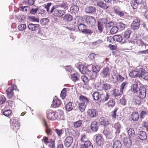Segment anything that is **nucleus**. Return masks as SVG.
<instances>
[{"label": "nucleus", "mask_w": 148, "mask_h": 148, "mask_svg": "<svg viewBox=\"0 0 148 148\" xmlns=\"http://www.w3.org/2000/svg\"><path fill=\"white\" fill-rule=\"evenodd\" d=\"M87 23L89 25H92L95 22V19L94 17L92 16H88L86 18Z\"/></svg>", "instance_id": "nucleus-15"}, {"label": "nucleus", "mask_w": 148, "mask_h": 148, "mask_svg": "<svg viewBox=\"0 0 148 148\" xmlns=\"http://www.w3.org/2000/svg\"><path fill=\"white\" fill-rule=\"evenodd\" d=\"M131 117L132 120L133 121H138L139 118L138 113L137 112H133L131 115Z\"/></svg>", "instance_id": "nucleus-24"}, {"label": "nucleus", "mask_w": 148, "mask_h": 148, "mask_svg": "<svg viewBox=\"0 0 148 148\" xmlns=\"http://www.w3.org/2000/svg\"><path fill=\"white\" fill-rule=\"evenodd\" d=\"M121 144L119 140H117L114 141L113 145V148H121Z\"/></svg>", "instance_id": "nucleus-36"}, {"label": "nucleus", "mask_w": 148, "mask_h": 148, "mask_svg": "<svg viewBox=\"0 0 148 148\" xmlns=\"http://www.w3.org/2000/svg\"><path fill=\"white\" fill-rule=\"evenodd\" d=\"M79 70L83 74H85L86 73L87 68L86 66L82 65H79Z\"/></svg>", "instance_id": "nucleus-40"}, {"label": "nucleus", "mask_w": 148, "mask_h": 148, "mask_svg": "<svg viewBox=\"0 0 148 148\" xmlns=\"http://www.w3.org/2000/svg\"><path fill=\"white\" fill-rule=\"evenodd\" d=\"M138 83L136 82H135L134 84H133L131 86V90L134 93H135L138 92Z\"/></svg>", "instance_id": "nucleus-25"}, {"label": "nucleus", "mask_w": 148, "mask_h": 148, "mask_svg": "<svg viewBox=\"0 0 148 148\" xmlns=\"http://www.w3.org/2000/svg\"><path fill=\"white\" fill-rule=\"evenodd\" d=\"M40 27L39 25L30 23L28 26V28L32 31H35L39 29Z\"/></svg>", "instance_id": "nucleus-18"}, {"label": "nucleus", "mask_w": 148, "mask_h": 148, "mask_svg": "<svg viewBox=\"0 0 148 148\" xmlns=\"http://www.w3.org/2000/svg\"><path fill=\"white\" fill-rule=\"evenodd\" d=\"M140 26V22L139 18L136 17L131 24V28L134 31H136L139 29Z\"/></svg>", "instance_id": "nucleus-3"}, {"label": "nucleus", "mask_w": 148, "mask_h": 148, "mask_svg": "<svg viewBox=\"0 0 148 148\" xmlns=\"http://www.w3.org/2000/svg\"><path fill=\"white\" fill-rule=\"evenodd\" d=\"M138 95L141 98H145L146 95V89L144 86H140L138 90Z\"/></svg>", "instance_id": "nucleus-8"}, {"label": "nucleus", "mask_w": 148, "mask_h": 148, "mask_svg": "<svg viewBox=\"0 0 148 148\" xmlns=\"http://www.w3.org/2000/svg\"><path fill=\"white\" fill-rule=\"evenodd\" d=\"M114 92L113 94V95L115 97L120 96L121 94L120 93L119 90L116 89H114Z\"/></svg>", "instance_id": "nucleus-58"}, {"label": "nucleus", "mask_w": 148, "mask_h": 148, "mask_svg": "<svg viewBox=\"0 0 148 148\" xmlns=\"http://www.w3.org/2000/svg\"><path fill=\"white\" fill-rule=\"evenodd\" d=\"M66 89L64 88L61 91L60 94V96L62 99H64L66 97Z\"/></svg>", "instance_id": "nucleus-50"}, {"label": "nucleus", "mask_w": 148, "mask_h": 148, "mask_svg": "<svg viewBox=\"0 0 148 148\" xmlns=\"http://www.w3.org/2000/svg\"><path fill=\"white\" fill-rule=\"evenodd\" d=\"M87 104L85 103H83L82 102H79L78 104V109L81 112H84L86 107Z\"/></svg>", "instance_id": "nucleus-30"}, {"label": "nucleus", "mask_w": 148, "mask_h": 148, "mask_svg": "<svg viewBox=\"0 0 148 148\" xmlns=\"http://www.w3.org/2000/svg\"><path fill=\"white\" fill-rule=\"evenodd\" d=\"M143 98H141L139 97V96H135L133 99V100L137 104H140L141 102L142 99Z\"/></svg>", "instance_id": "nucleus-39"}, {"label": "nucleus", "mask_w": 148, "mask_h": 148, "mask_svg": "<svg viewBox=\"0 0 148 148\" xmlns=\"http://www.w3.org/2000/svg\"><path fill=\"white\" fill-rule=\"evenodd\" d=\"M127 132L130 138H132L135 135L134 131L132 128H130L128 130Z\"/></svg>", "instance_id": "nucleus-38"}, {"label": "nucleus", "mask_w": 148, "mask_h": 148, "mask_svg": "<svg viewBox=\"0 0 148 148\" xmlns=\"http://www.w3.org/2000/svg\"><path fill=\"white\" fill-rule=\"evenodd\" d=\"M113 10L116 14L120 17H123L126 13L125 11L121 10L119 7L117 6H115L114 7Z\"/></svg>", "instance_id": "nucleus-10"}, {"label": "nucleus", "mask_w": 148, "mask_h": 148, "mask_svg": "<svg viewBox=\"0 0 148 148\" xmlns=\"http://www.w3.org/2000/svg\"><path fill=\"white\" fill-rule=\"evenodd\" d=\"M113 40L114 41L119 42L123 43L124 42L123 41V38L121 36L119 35H115L113 36Z\"/></svg>", "instance_id": "nucleus-28"}, {"label": "nucleus", "mask_w": 148, "mask_h": 148, "mask_svg": "<svg viewBox=\"0 0 148 148\" xmlns=\"http://www.w3.org/2000/svg\"><path fill=\"white\" fill-rule=\"evenodd\" d=\"M84 146L85 148H93L92 144L89 140L86 141L84 144Z\"/></svg>", "instance_id": "nucleus-47"}, {"label": "nucleus", "mask_w": 148, "mask_h": 148, "mask_svg": "<svg viewBox=\"0 0 148 148\" xmlns=\"http://www.w3.org/2000/svg\"><path fill=\"white\" fill-rule=\"evenodd\" d=\"M138 77L148 80V72H146L143 68H140L139 69Z\"/></svg>", "instance_id": "nucleus-6"}, {"label": "nucleus", "mask_w": 148, "mask_h": 148, "mask_svg": "<svg viewBox=\"0 0 148 148\" xmlns=\"http://www.w3.org/2000/svg\"><path fill=\"white\" fill-rule=\"evenodd\" d=\"M20 125V123L18 121V119L15 118L13 120L11 125V128L14 131L16 132L19 129Z\"/></svg>", "instance_id": "nucleus-5"}, {"label": "nucleus", "mask_w": 148, "mask_h": 148, "mask_svg": "<svg viewBox=\"0 0 148 148\" xmlns=\"http://www.w3.org/2000/svg\"><path fill=\"white\" fill-rule=\"evenodd\" d=\"M82 81L84 84L87 83L89 81L88 78L85 75H83L81 77Z\"/></svg>", "instance_id": "nucleus-63"}, {"label": "nucleus", "mask_w": 148, "mask_h": 148, "mask_svg": "<svg viewBox=\"0 0 148 148\" xmlns=\"http://www.w3.org/2000/svg\"><path fill=\"white\" fill-rule=\"evenodd\" d=\"M48 22V19L47 18L42 19L40 21V23L42 25H45L47 24Z\"/></svg>", "instance_id": "nucleus-60"}, {"label": "nucleus", "mask_w": 148, "mask_h": 148, "mask_svg": "<svg viewBox=\"0 0 148 148\" xmlns=\"http://www.w3.org/2000/svg\"><path fill=\"white\" fill-rule=\"evenodd\" d=\"M50 12L53 13L54 16L59 18L62 17L65 13L64 10L58 9L57 6H53L51 8Z\"/></svg>", "instance_id": "nucleus-1"}, {"label": "nucleus", "mask_w": 148, "mask_h": 148, "mask_svg": "<svg viewBox=\"0 0 148 148\" xmlns=\"http://www.w3.org/2000/svg\"><path fill=\"white\" fill-rule=\"evenodd\" d=\"M30 8V7L28 6H21L19 7V10L22 11L26 12H27V10H29Z\"/></svg>", "instance_id": "nucleus-51"}, {"label": "nucleus", "mask_w": 148, "mask_h": 148, "mask_svg": "<svg viewBox=\"0 0 148 148\" xmlns=\"http://www.w3.org/2000/svg\"><path fill=\"white\" fill-rule=\"evenodd\" d=\"M129 75L130 77L132 78H135L137 77H138L139 70L138 71L135 70L132 71L130 73Z\"/></svg>", "instance_id": "nucleus-29"}, {"label": "nucleus", "mask_w": 148, "mask_h": 148, "mask_svg": "<svg viewBox=\"0 0 148 148\" xmlns=\"http://www.w3.org/2000/svg\"><path fill=\"white\" fill-rule=\"evenodd\" d=\"M96 8L93 6H88L86 7L85 10V12L87 13H92L96 11Z\"/></svg>", "instance_id": "nucleus-20"}, {"label": "nucleus", "mask_w": 148, "mask_h": 148, "mask_svg": "<svg viewBox=\"0 0 148 148\" xmlns=\"http://www.w3.org/2000/svg\"><path fill=\"white\" fill-rule=\"evenodd\" d=\"M115 105V102L113 99L110 100L107 103L108 106L111 108L113 107Z\"/></svg>", "instance_id": "nucleus-45"}, {"label": "nucleus", "mask_w": 148, "mask_h": 148, "mask_svg": "<svg viewBox=\"0 0 148 148\" xmlns=\"http://www.w3.org/2000/svg\"><path fill=\"white\" fill-rule=\"evenodd\" d=\"M131 32L132 31L131 30L129 29H127L124 32V37L127 38H129Z\"/></svg>", "instance_id": "nucleus-46"}, {"label": "nucleus", "mask_w": 148, "mask_h": 148, "mask_svg": "<svg viewBox=\"0 0 148 148\" xmlns=\"http://www.w3.org/2000/svg\"><path fill=\"white\" fill-rule=\"evenodd\" d=\"M114 127L117 130V131L119 133L120 132V129L121 128V125L119 123H117L115 124Z\"/></svg>", "instance_id": "nucleus-64"}, {"label": "nucleus", "mask_w": 148, "mask_h": 148, "mask_svg": "<svg viewBox=\"0 0 148 148\" xmlns=\"http://www.w3.org/2000/svg\"><path fill=\"white\" fill-rule=\"evenodd\" d=\"M97 4L98 6L104 10L107 9L110 7L109 5H107L103 1H99L97 3Z\"/></svg>", "instance_id": "nucleus-21"}, {"label": "nucleus", "mask_w": 148, "mask_h": 148, "mask_svg": "<svg viewBox=\"0 0 148 148\" xmlns=\"http://www.w3.org/2000/svg\"><path fill=\"white\" fill-rule=\"evenodd\" d=\"M43 124L45 127V132L48 136H49L52 134V131L50 129L48 125L47 121L45 119H43Z\"/></svg>", "instance_id": "nucleus-14"}, {"label": "nucleus", "mask_w": 148, "mask_h": 148, "mask_svg": "<svg viewBox=\"0 0 148 148\" xmlns=\"http://www.w3.org/2000/svg\"><path fill=\"white\" fill-rule=\"evenodd\" d=\"M118 27L121 30H123L125 27V25L122 22H119L118 24Z\"/></svg>", "instance_id": "nucleus-61"}, {"label": "nucleus", "mask_w": 148, "mask_h": 148, "mask_svg": "<svg viewBox=\"0 0 148 148\" xmlns=\"http://www.w3.org/2000/svg\"><path fill=\"white\" fill-rule=\"evenodd\" d=\"M123 142L124 145L127 147H129L132 145V142L129 138H124Z\"/></svg>", "instance_id": "nucleus-22"}, {"label": "nucleus", "mask_w": 148, "mask_h": 148, "mask_svg": "<svg viewBox=\"0 0 148 148\" xmlns=\"http://www.w3.org/2000/svg\"><path fill=\"white\" fill-rule=\"evenodd\" d=\"M79 99L80 101L79 102L85 103L86 104H87L89 102L88 99L83 95H81L80 96Z\"/></svg>", "instance_id": "nucleus-23"}, {"label": "nucleus", "mask_w": 148, "mask_h": 148, "mask_svg": "<svg viewBox=\"0 0 148 148\" xmlns=\"http://www.w3.org/2000/svg\"><path fill=\"white\" fill-rule=\"evenodd\" d=\"M109 95L107 93H106V96L104 94H101L100 95L101 100L105 101L109 99Z\"/></svg>", "instance_id": "nucleus-41"}, {"label": "nucleus", "mask_w": 148, "mask_h": 148, "mask_svg": "<svg viewBox=\"0 0 148 148\" xmlns=\"http://www.w3.org/2000/svg\"><path fill=\"white\" fill-rule=\"evenodd\" d=\"M140 118L144 119L146 116H148V110H142L141 111L139 114Z\"/></svg>", "instance_id": "nucleus-34"}, {"label": "nucleus", "mask_w": 148, "mask_h": 148, "mask_svg": "<svg viewBox=\"0 0 148 148\" xmlns=\"http://www.w3.org/2000/svg\"><path fill=\"white\" fill-rule=\"evenodd\" d=\"M92 97L95 100H98L100 99V96L99 92H96L93 93L92 95Z\"/></svg>", "instance_id": "nucleus-49"}, {"label": "nucleus", "mask_w": 148, "mask_h": 148, "mask_svg": "<svg viewBox=\"0 0 148 148\" xmlns=\"http://www.w3.org/2000/svg\"><path fill=\"white\" fill-rule=\"evenodd\" d=\"M136 44L139 46L142 47L143 46H146V44L142 41L140 39H136Z\"/></svg>", "instance_id": "nucleus-31"}, {"label": "nucleus", "mask_w": 148, "mask_h": 148, "mask_svg": "<svg viewBox=\"0 0 148 148\" xmlns=\"http://www.w3.org/2000/svg\"><path fill=\"white\" fill-rule=\"evenodd\" d=\"M26 28V26L25 24H20L18 26V30L21 31L24 30Z\"/></svg>", "instance_id": "nucleus-53"}, {"label": "nucleus", "mask_w": 148, "mask_h": 148, "mask_svg": "<svg viewBox=\"0 0 148 148\" xmlns=\"http://www.w3.org/2000/svg\"><path fill=\"white\" fill-rule=\"evenodd\" d=\"M1 112L4 116L8 117L11 114L12 112L10 110H4L2 109Z\"/></svg>", "instance_id": "nucleus-32"}, {"label": "nucleus", "mask_w": 148, "mask_h": 148, "mask_svg": "<svg viewBox=\"0 0 148 148\" xmlns=\"http://www.w3.org/2000/svg\"><path fill=\"white\" fill-rule=\"evenodd\" d=\"M118 27L114 26L112 27L110 30V32L112 34H113L116 33L118 31Z\"/></svg>", "instance_id": "nucleus-54"}, {"label": "nucleus", "mask_w": 148, "mask_h": 148, "mask_svg": "<svg viewBox=\"0 0 148 148\" xmlns=\"http://www.w3.org/2000/svg\"><path fill=\"white\" fill-rule=\"evenodd\" d=\"M79 10V8L77 5H72L70 9V11L71 14H75L77 13Z\"/></svg>", "instance_id": "nucleus-27"}, {"label": "nucleus", "mask_w": 148, "mask_h": 148, "mask_svg": "<svg viewBox=\"0 0 148 148\" xmlns=\"http://www.w3.org/2000/svg\"><path fill=\"white\" fill-rule=\"evenodd\" d=\"M99 123L101 125L106 126L108 125V119L104 117H101L99 119Z\"/></svg>", "instance_id": "nucleus-19"}, {"label": "nucleus", "mask_w": 148, "mask_h": 148, "mask_svg": "<svg viewBox=\"0 0 148 148\" xmlns=\"http://www.w3.org/2000/svg\"><path fill=\"white\" fill-rule=\"evenodd\" d=\"M86 27L87 26L86 25L82 23H80L79 24L78 26V29L80 31L82 32H83L85 28H86Z\"/></svg>", "instance_id": "nucleus-44"}, {"label": "nucleus", "mask_w": 148, "mask_h": 148, "mask_svg": "<svg viewBox=\"0 0 148 148\" xmlns=\"http://www.w3.org/2000/svg\"><path fill=\"white\" fill-rule=\"evenodd\" d=\"M65 108L66 110L68 111H70L73 109L72 103L69 102L67 103L65 106Z\"/></svg>", "instance_id": "nucleus-42"}, {"label": "nucleus", "mask_w": 148, "mask_h": 148, "mask_svg": "<svg viewBox=\"0 0 148 148\" xmlns=\"http://www.w3.org/2000/svg\"><path fill=\"white\" fill-rule=\"evenodd\" d=\"M92 71L97 73L100 70V68L98 66L93 65L92 66Z\"/></svg>", "instance_id": "nucleus-55"}, {"label": "nucleus", "mask_w": 148, "mask_h": 148, "mask_svg": "<svg viewBox=\"0 0 148 148\" xmlns=\"http://www.w3.org/2000/svg\"><path fill=\"white\" fill-rule=\"evenodd\" d=\"M70 77L71 80L75 82L79 80V75L78 73H74L71 75Z\"/></svg>", "instance_id": "nucleus-26"}, {"label": "nucleus", "mask_w": 148, "mask_h": 148, "mask_svg": "<svg viewBox=\"0 0 148 148\" xmlns=\"http://www.w3.org/2000/svg\"><path fill=\"white\" fill-rule=\"evenodd\" d=\"M109 68L108 67H106L103 68L102 71V73L103 77H106L107 76L109 73Z\"/></svg>", "instance_id": "nucleus-33"}, {"label": "nucleus", "mask_w": 148, "mask_h": 148, "mask_svg": "<svg viewBox=\"0 0 148 148\" xmlns=\"http://www.w3.org/2000/svg\"><path fill=\"white\" fill-rule=\"evenodd\" d=\"M82 121L81 120H79L74 123L73 126L75 128H78L82 125Z\"/></svg>", "instance_id": "nucleus-48"}, {"label": "nucleus", "mask_w": 148, "mask_h": 148, "mask_svg": "<svg viewBox=\"0 0 148 148\" xmlns=\"http://www.w3.org/2000/svg\"><path fill=\"white\" fill-rule=\"evenodd\" d=\"M72 16L70 14H65L63 17V19L67 21H70L72 20Z\"/></svg>", "instance_id": "nucleus-43"}, {"label": "nucleus", "mask_w": 148, "mask_h": 148, "mask_svg": "<svg viewBox=\"0 0 148 148\" xmlns=\"http://www.w3.org/2000/svg\"><path fill=\"white\" fill-rule=\"evenodd\" d=\"M46 116L49 120L54 121L57 119L56 111L50 109H48L46 112Z\"/></svg>", "instance_id": "nucleus-2"}, {"label": "nucleus", "mask_w": 148, "mask_h": 148, "mask_svg": "<svg viewBox=\"0 0 148 148\" xmlns=\"http://www.w3.org/2000/svg\"><path fill=\"white\" fill-rule=\"evenodd\" d=\"M87 113L88 115L92 118L96 117L98 114L97 110L93 108H90L88 109Z\"/></svg>", "instance_id": "nucleus-11"}, {"label": "nucleus", "mask_w": 148, "mask_h": 148, "mask_svg": "<svg viewBox=\"0 0 148 148\" xmlns=\"http://www.w3.org/2000/svg\"><path fill=\"white\" fill-rule=\"evenodd\" d=\"M108 19L106 18H101L98 21L99 23V24H101L103 25H106L107 22H108Z\"/></svg>", "instance_id": "nucleus-57"}, {"label": "nucleus", "mask_w": 148, "mask_h": 148, "mask_svg": "<svg viewBox=\"0 0 148 148\" xmlns=\"http://www.w3.org/2000/svg\"><path fill=\"white\" fill-rule=\"evenodd\" d=\"M73 142V138L71 136L67 137L65 139L64 145L66 147H70Z\"/></svg>", "instance_id": "nucleus-12"}, {"label": "nucleus", "mask_w": 148, "mask_h": 148, "mask_svg": "<svg viewBox=\"0 0 148 148\" xmlns=\"http://www.w3.org/2000/svg\"><path fill=\"white\" fill-rule=\"evenodd\" d=\"M111 87V85L107 83H105L102 85V89L105 90L110 89Z\"/></svg>", "instance_id": "nucleus-37"}, {"label": "nucleus", "mask_w": 148, "mask_h": 148, "mask_svg": "<svg viewBox=\"0 0 148 148\" xmlns=\"http://www.w3.org/2000/svg\"><path fill=\"white\" fill-rule=\"evenodd\" d=\"M88 138H87L86 135L83 134L81 135V140L82 142H86L88 141Z\"/></svg>", "instance_id": "nucleus-62"}, {"label": "nucleus", "mask_w": 148, "mask_h": 148, "mask_svg": "<svg viewBox=\"0 0 148 148\" xmlns=\"http://www.w3.org/2000/svg\"><path fill=\"white\" fill-rule=\"evenodd\" d=\"M127 84V82H125L122 83L120 86V91L121 93H123V89L125 87V86Z\"/></svg>", "instance_id": "nucleus-52"}, {"label": "nucleus", "mask_w": 148, "mask_h": 148, "mask_svg": "<svg viewBox=\"0 0 148 148\" xmlns=\"http://www.w3.org/2000/svg\"><path fill=\"white\" fill-rule=\"evenodd\" d=\"M42 140L44 143L48 145L49 147L50 148H55V141L52 139H49L46 136H44L43 137Z\"/></svg>", "instance_id": "nucleus-4"}, {"label": "nucleus", "mask_w": 148, "mask_h": 148, "mask_svg": "<svg viewBox=\"0 0 148 148\" xmlns=\"http://www.w3.org/2000/svg\"><path fill=\"white\" fill-rule=\"evenodd\" d=\"M95 136L96 142L97 145L100 146L103 145L104 144V141L102 135L100 134H97Z\"/></svg>", "instance_id": "nucleus-7"}, {"label": "nucleus", "mask_w": 148, "mask_h": 148, "mask_svg": "<svg viewBox=\"0 0 148 148\" xmlns=\"http://www.w3.org/2000/svg\"><path fill=\"white\" fill-rule=\"evenodd\" d=\"M139 138L142 140H145L147 138V134L146 132L143 131H140L138 134Z\"/></svg>", "instance_id": "nucleus-17"}, {"label": "nucleus", "mask_w": 148, "mask_h": 148, "mask_svg": "<svg viewBox=\"0 0 148 148\" xmlns=\"http://www.w3.org/2000/svg\"><path fill=\"white\" fill-rule=\"evenodd\" d=\"M6 101V99L5 97L2 95L0 97V103L2 105H3Z\"/></svg>", "instance_id": "nucleus-56"}, {"label": "nucleus", "mask_w": 148, "mask_h": 148, "mask_svg": "<svg viewBox=\"0 0 148 148\" xmlns=\"http://www.w3.org/2000/svg\"><path fill=\"white\" fill-rule=\"evenodd\" d=\"M88 74L91 79H94L97 77V73L92 71H88Z\"/></svg>", "instance_id": "nucleus-35"}, {"label": "nucleus", "mask_w": 148, "mask_h": 148, "mask_svg": "<svg viewBox=\"0 0 148 148\" xmlns=\"http://www.w3.org/2000/svg\"><path fill=\"white\" fill-rule=\"evenodd\" d=\"M14 88L12 86H11L6 90V92L7 96L9 98H11L13 97L14 94Z\"/></svg>", "instance_id": "nucleus-13"}, {"label": "nucleus", "mask_w": 148, "mask_h": 148, "mask_svg": "<svg viewBox=\"0 0 148 148\" xmlns=\"http://www.w3.org/2000/svg\"><path fill=\"white\" fill-rule=\"evenodd\" d=\"M62 103L61 100L57 96H55L51 104V106L54 108L59 107Z\"/></svg>", "instance_id": "nucleus-9"}, {"label": "nucleus", "mask_w": 148, "mask_h": 148, "mask_svg": "<svg viewBox=\"0 0 148 148\" xmlns=\"http://www.w3.org/2000/svg\"><path fill=\"white\" fill-rule=\"evenodd\" d=\"M91 130L93 132H97L98 129V123L95 121H93L90 125Z\"/></svg>", "instance_id": "nucleus-16"}, {"label": "nucleus", "mask_w": 148, "mask_h": 148, "mask_svg": "<svg viewBox=\"0 0 148 148\" xmlns=\"http://www.w3.org/2000/svg\"><path fill=\"white\" fill-rule=\"evenodd\" d=\"M60 6L66 10H68L69 9L68 4L66 2L62 3L60 5Z\"/></svg>", "instance_id": "nucleus-59"}]
</instances>
